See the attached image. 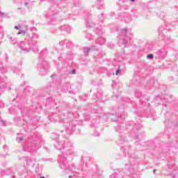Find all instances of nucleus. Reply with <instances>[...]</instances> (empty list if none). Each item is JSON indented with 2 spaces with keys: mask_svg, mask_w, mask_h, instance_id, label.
I'll use <instances>...</instances> for the list:
<instances>
[{
  "mask_svg": "<svg viewBox=\"0 0 178 178\" xmlns=\"http://www.w3.org/2000/svg\"><path fill=\"white\" fill-rule=\"evenodd\" d=\"M163 40H164L165 41L166 44H170V42H169V41H170V38L163 35Z\"/></svg>",
  "mask_w": 178,
  "mask_h": 178,
  "instance_id": "obj_24",
  "label": "nucleus"
},
{
  "mask_svg": "<svg viewBox=\"0 0 178 178\" xmlns=\"http://www.w3.org/2000/svg\"><path fill=\"white\" fill-rule=\"evenodd\" d=\"M61 31H66V33H70L72 28L69 25H63L60 27Z\"/></svg>",
  "mask_w": 178,
  "mask_h": 178,
  "instance_id": "obj_14",
  "label": "nucleus"
},
{
  "mask_svg": "<svg viewBox=\"0 0 178 178\" xmlns=\"http://www.w3.org/2000/svg\"><path fill=\"white\" fill-rule=\"evenodd\" d=\"M96 42H97L100 45H104V44H105V39L103 38H99L96 40Z\"/></svg>",
  "mask_w": 178,
  "mask_h": 178,
  "instance_id": "obj_22",
  "label": "nucleus"
},
{
  "mask_svg": "<svg viewBox=\"0 0 178 178\" xmlns=\"http://www.w3.org/2000/svg\"><path fill=\"white\" fill-rule=\"evenodd\" d=\"M165 16H166V14H165V13L163 12H161L159 13L160 19H165Z\"/></svg>",
  "mask_w": 178,
  "mask_h": 178,
  "instance_id": "obj_26",
  "label": "nucleus"
},
{
  "mask_svg": "<svg viewBox=\"0 0 178 178\" xmlns=\"http://www.w3.org/2000/svg\"><path fill=\"white\" fill-rule=\"evenodd\" d=\"M6 81H8V78H2L0 76V97L3 93V90L6 88Z\"/></svg>",
  "mask_w": 178,
  "mask_h": 178,
  "instance_id": "obj_8",
  "label": "nucleus"
},
{
  "mask_svg": "<svg viewBox=\"0 0 178 178\" xmlns=\"http://www.w3.org/2000/svg\"><path fill=\"white\" fill-rule=\"evenodd\" d=\"M40 37V35L38 33H33L32 35V38H38Z\"/></svg>",
  "mask_w": 178,
  "mask_h": 178,
  "instance_id": "obj_29",
  "label": "nucleus"
},
{
  "mask_svg": "<svg viewBox=\"0 0 178 178\" xmlns=\"http://www.w3.org/2000/svg\"><path fill=\"white\" fill-rule=\"evenodd\" d=\"M143 127V125L140 123H135L134 126L133 133H131V137L134 138H138V135L136 134V131H138L140 129Z\"/></svg>",
  "mask_w": 178,
  "mask_h": 178,
  "instance_id": "obj_9",
  "label": "nucleus"
},
{
  "mask_svg": "<svg viewBox=\"0 0 178 178\" xmlns=\"http://www.w3.org/2000/svg\"><path fill=\"white\" fill-rule=\"evenodd\" d=\"M13 178H15V176H13Z\"/></svg>",
  "mask_w": 178,
  "mask_h": 178,
  "instance_id": "obj_52",
  "label": "nucleus"
},
{
  "mask_svg": "<svg viewBox=\"0 0 178 178\" xmlns=\"http://www.w3.org/2000/svg\"><path fill=\"white\" fill-rule=\"evenodd\" d=\"M165 125L167 126L168 127H173L175 126H176V122H172V121H168V120H165L164 122Z\"/></svg>",
  "mask_w": 178,
  "mask_h": 178,
  "instance_id": "obj_17",
  "label": "nucleus"
},
{
  "mask_svg": "<svg viewBox=\"0 0 178 178\" xmlns=\"http://www.w3.org/2000/svg\"><path fill=\"white\" fill-rule=\"evenodd\" d=\"M3 106H5L3 102H2V101L0 100V108H3Z\"/></svg>",
  "mask_w": 178,
  "mask_h": 178,
  "instance_id": "obj_33",
  "label": "nucleus"
},
{
  "mask_svg": "<svg viewBox=\"0 0 178 178\" xmlns=\"http://www.w3.org/2000/svg\"><path fill=\"white\" fill-rule=\"evenodd\" d=\"M31 162V159L26 158V163H27V165H30Z\"/></svg>",
  "mask_w": 178,
  "mask_h": 178,
  "instance_id": "obj_32",
  "label": "nucleus"
},
{
  "mask_svg": "<svg viewBox=\"0 0 178 178\" xmlns=\"http://www.w3.org/2000/svg\"><path fill=\"white\" fill-rule=\"evenodd\" d=\"M27 91H29V92H30V90H29V88H26L24 89V92H27Z\"/></svg>",
  "mask_w": 178,
  "mask_h": 178,
  "instance_id": "obj_38",
  "label": "nucleus"
},
{
  "mask_svg": "<svg viewBox=\"0 0 178 178\" xmlns=\"http://www.w3.org/2000/svg\"><path fill=\"white\" fill-rule=\"evenodd\" d=\"M120 126H118L115 127V131H120Z\"/></svg>",
  "mask_w": 178,
  "mask_h": 178,
  "instance_id": "obj_34",
  "label": "nucleus"
},
{
  "mask_svg": "<svg viewBox=\"0 0 178 178\" xmlns=\"http://www.w3.org/2000/svg\"><path fill=\"white\" fill-rule=\"evenodd\" d=\"M71 74H76V70H72L71 71Z\"/></svg>",
  "mask_w": 178,
  "mask_h": 178,
  "instance_id": "obj_35",
  "label": "nucleus"
},
{
  "mask_svg": "<svg viewBox=\"0 0 178 178\" xmlns=\"http://www.w3.org/2000/svg\"><path fill=\"white\" fill-rule=\"evenodd\" d=\"M65 132L67 134H72L73 131L76 129V124H74V121H70L65 124Z\"/></svg>",
  "mask_w": 178,
  "mask_h": 178,
  "instance_id": "obj_7",
  "label": "nucleus"
},
{
  "mask_svg": "<svg viewBox=\"0 0 178 178\" xmlns=\"http://www.w3.org/2000/svg\"><path fill=\"white\" fill-rule=\"evenodd\" d=\"M86 27H89L90 29L91 27H95V24H94L92 19H86Z\"/></svg>",
  "mask_w": 178,
  "mask_h": 178,
  "instance_id": "obj_16",
  "label": "nucleus"
},
{
  "mask_svg": "<svg viewBox=\"0 0 178 178\" xmlns=\"http://www.w3.org/2000/svg\"><path fill=\"white\" fill-rule=\"evenodd\" d=\"M104 6V2L101 0H97L96 2V6L97 9H102Z\"/></svg>",
  "mask_w": 178,
  "mask_h": 178,
  "instance_id": "obj_20",
  "label": "nucleus"
},
{
  "mask_svg": "<svg viewBox=\"0 0 178 178\" xmlns=\"http://www.w3.org/2000/svg\"><path fill=\"white\" fill-rule=\"evenodd\" d=\"M18 47L22 49L24 54H27L30 51H33V52L38 51V46H37V41L33 39H25L24 41H22L18 43Z\"/></svg>",
  "mask_w": 178,
  "mask_h": 178,
  "instance_id": "obj_3",
  "label": "nucleus"
},
{
  "mask_svg": "<svg viewBox=\"0 0 178 178\" xmlns=\"http://www.w3.org/2000/svg\"><path fill=\"white\" fill-rule=\"evenodd\" d=\"M155 172H156V170H153L154 175H155Z\"/></svg>",
  "mask_w": 178,
  "mask_h": 178,
  "instance_id": "obj_43",
  "label": "nucleus"
},
{
  "mask_svg": "<svg viewBox=\"0 0 178 178\" xmlns=\"http://www.w3.org/2000/svg\"><path fill=\"white\" fill-rule=\"evenodd\" d=\"M15 120H19V122H22V120L20 119V118H17L15 119Z\"/></svg>",
  "mask_w": 178,
  "mask_h": 178,
  "instance_id": "obj_37",
  "label": "nucleus"
},
{
  "mask_svg": "<svg viewBox=\"0 0 178 178\" xmlns=\"http://www.w3.org/2000/svg\"><path fill=\"white\" fill-rule=\"evenodd\" d=\"M147 59L152 60L154 59V54H149L147 56Z\"/></svg>",
  "mask_w": 178,
  "mask_h": 178,
  "instance_id": "obj_28",
  "label": "nucleus"
},
{
  "mask_svg": "<svg viewBox=\"0 0 178 178\" xmlns=\"http://www.w3.org/2000/svg\"><path fill=\"white\" fill-rule=\"evenodd\" d=\"M40 178H45V177H41Z\"/></svg>",
  "mask_w": 178,
  "mask_h": 178,
  "instance_id": "obj_48",
  "label": "nucleus"
},
{
  "mask_svg": "<svg viewBox=\"0 0 178 178\" xmlns=\"http://www.w3.org/2000/svg\"><path fill=\"white\" fill-rule=\"evenodd\" d=\"M122 151L124 154L125 156H127L129 154H130V147H121Z\"/></svg>",
  "mask_w": 178,
  "mask_h": 178,
  "instance_id": "obj_19",
  "label": "nucleus"
},
{
  "mask_svg": "<svg viewBox=\"0 0 178 178\" xmlns=\"http://www.w3.org/2000/svg\"><path fill=\"white\" fill-rule=\"evenodd\" d=\"M160 59H165L166 55H168V51L165 49H161L156 53Z\"/></svg>",
  "mask_w": 178,
  "mask_h": 178,
  "instance_id": "obj_10",
  "label": "nucleus"
},
{
  "mask_svg": "<svg viewBox=\"0 0 178 178\" xmlns=\"http://www.w3.org/2000/svg\"><path fill=\"white\" fill-rule=\"evenodd\" d=\"M95 48H97V47H95V46H92L90 48L83 47V54H84L85 56H88V52H90V51H93L94 49H95Z\"/></svg>",
  "mask_w": 178,
  "mask_h": 178,
  "instance_id": "obj_12",
  "label": "nucleus"
},
{
  "mask_svg": "<svg viewBox=\"0 0 178 178\" xmlns=\"http://www.w3.org/2000/svg\"><path fill=\"white\" fill-rule=\"evenodd\" d=\"M86 37L88 40H92L94 38V36L91 33H86Z\"/></svg>",
  "mask_w": 178,
  "mask_h": 178,
  "instance_id": "obj_25",
  "label": "nucleus"
},
{
  "mask_svg": "<svg viewBox=\"0 0 178 178\" xmlns=\"http://www.w3.org/2000/svg\"><path fill=\"white\" fill-rule=\"evenodd\" d=\"M58 163H60V169L65 170V173H71L72 170L69 169V165H67L66 157H65L63 155H59Z\"/></svg>",
  "mask_w": 178,
  "mask_h": 178,
  "instance_id": "obj_5",
  "label": "nucleus"
},
{
  "mask_svg": "<svg viewBox=\"0 0 178 178\" xmlns=\"http://www.w3.org/2000/svg\"><path fill=\"white\" fill-rule=\"evenodd\" d=\"M0 123H1V126H7L6 121H5L1 118H0Z\"/></svg>",
  "mask_w": 178,
  "mask_h": 178,
  "instance_id": "obj_27",
  "label": "nucleus"
},
{
  "mask_svg": "<svg viewBox=\"0 0 178 178\" xmlns=\"http://www.w3.org/2000/svg\"><path fill=\"white\" fill-rule=\"evenodd\" d=\"M8 72V69L6 67L3 66V63L0 61V73L2 74H4V73H6Z\"/></svg>",
  "mask_w": 178,
  "mask_h": 178,
  "instance_id": "obj_15",
  "label": "nucleus"
},
{
  "mask_svg": "<svg viewBox=\"0 0 178 178\" xmlns=\"http://www.w3.org/2000/svg\"><path fill=\"white\" fill-rule=\"evenodd\" d=\"M60 122H63V120H60Z\"/></svg>",
  "mask_w": 178,
  "mask_h": 178,
  "instance_id": "obj_50",
  "label": "nucleus"
},
{
  "mask_svg": "<svg viewBox=\"0 0 178 178\" xmlns=\"http://www.w3.org/2000/svg\"><path fill=\"white\" fill-rule=\"evenodd\" d=\"M101 16H102V17L104 16V14H101Z\"/></svg>",
  "mask_w": 178,
  "mask_h": 178,
  "instance_id": "obj_47",
  "label": "nucleus"
},
{
  "mask_svg": "<svg viewBox=\"0 0 178 178\" xmlns=\"http://www.w3.org/2000/svg\"><path fill=\"white\" fill-rule=\"evenodd\" d=\"M72 88V86L70 83H66L63 86V91H70V88Z\"/></svg>",
  "mask_w": 178,
  "mask_h": 178,
  "instance_id": "obj_18",
  "label": "nucleus"
},
{
  "mask_svg": "<svg viewBox=\"0 0 178 178\" xmlns=\"http://www.w3.org/2000/svg\"><path fill=\"white\" fill-rule=\"evenodd\" d=\"M165 29H166V26H164V27L163 26H161L159 29V34L160 36L161 37H163V31H165L166 33V30H165Z\"/></svg>",
  "mask_w": 178,
  "mask_h": 178,
  "instance_id": "obj_21",
  "label": "nucleus"
},
{
  "mask_svg": "<svg viewBox=\"0 0 178 178\" xmlns=\"http://www.w3.org/2000/svg\"><path fill=\"white\" fill-rule=\"evenodd\" d=\"M23 140H24V136H23V135L22 134H19L16 138V140L17 141V143H22Z\"/></svg>",
  "mask_w": 178,
  "mask_h": 178,
  "instance_id": "obj_23",
  "label": "nucleus"
},
{
  "mask_svg": "<svg viewBox=\"0 0 178 178\" xmlns=\"http://www.w3.org/2000/svg\"><path fill=\"white\" fill-rule=\"evenodd\" d=\"M25 6H29V1L24 2Z\"/></svg>",
  "mask_w": 178,
  "mask_h": 178,
  "instance_id": "obj_36",
  "label": "nucleus"
},
{
  "mask_svg": "<svg viewBox=\"0 0 178 178\" xmlns=\"http://www.w3.org/2000/svg\"><path fill=\"white\" fill-rule=\"evenodd\" d=\"M96 29H99V28H98V27H96Z\"/></svg>",
  "mask_w": 178,
  "mask_h": 178,
  "instance_id": "obj_53",
  "label": "nucleus"
},
{
  "mask_svg": "<svg viewBox=\"0 0 178 178\" xmlns=\"http://www.w3.org/2000/svg\"><path fill=\"white\" fill-rule=\"evenodd\" d=\"M54 77H55V74L51 75V78L54 79Z\"/></svg>",
  "mask_w": 178,
  "mask_h": 178,
  "instance_id": "obj_42",
  "label": "nucleus"
},
{
  "mask_svg": "<svg viewBox=\"0 0 178 178\" xmlns=\"http://www.w3.org/2000/svg\"><path fill=\"white\" fill-rule=\"evenodd\" d=\"M37 144H40V141H34L28 146H22V151L25 152H35L40 148Z\"/></svg>",
  "mask_w": 178,
  "mask_h": 178,
  "instance_id": "obj_6",
  "label": "nucleus"
},
{
  "mask_svg": "<svg viewBox=\"0 0 178 178\" xmlns=\"http://www.w3.org/2000/svg\"><path fill=\"white\" fill-rule=\"evenodd\" d=\"M59 44L61 46H63L65 44L67 48H70V47L72 46V42H70L67 40H61L59 42Z\"/></svg>",
  "mask_w": 178,
  "mask_h": 178,
  "instance_id": "obj_13",
  "label": "nucleus"
},
{
  "mask_svg": "<svg viewBox=\"0 0 178 178\" xmlns=\"http://www.w3.org/2000/svg\"><path fill=\"white\" fill-rule=\"evenodd\" d=\"M0 16H3V13L1 12L0 13Z\"/></svg>",
  "mask_w": 178,
  "mask_h": 178,
  "instance_id": "obj_41",
  "label": "nucleus"
},
{
  "mask_svg": "<svg viewBox=\"0 0 178 178\" xmlns=\"http://www.w3.org/2000/svg\"><path fill=\"white\" fill-rule=\"evenodd\" d=\"M165 106H166V104H165Z\"/></svg>",
  "mask_w": 178,
  "mask_h": 178,
  "instance_id": "obj_54",
  "label": "nucleus"
},
{
  "mask_svg": "<svg viewBox=\"0 0 178 178\" xmlns=\"http://www.w3.org/2000/svg\"><path fill=\"white\" fill-rule=\"evenodd\" d=\"M120 72H121L120 66H118V69L115 72L116 76H118L120 73Z\"/></svg>",
  "mask_w": 178,
  "mask_h": 178,
  "instance_id": "obj_30",
  "label": "nucleus"
},
{
  "mask_svg": "<svg viewBox=\"0 0 178 178\" xmlns=\"http://www.w3.org/2000/svg\"><path fill=\"white\" fill-rule=\"evenodd\" d=\"M6 145H4L3 146V149H6Z\"/></svg>",
  "mask_w": 178,
  "mask_h": 178,
  "instance_id": "obj_46",
  "label": "nucleus"
},
{
  "mask_svg": "<svg viewBox=\"0 0 178 178\" xmlns=\"http://www.w3.org/2000/svg\"><path fill=\"white\" fill-rule=\"evenodd\" d=\"M15 30H19V31L17 33L18 35L19 34H26V31H27V25H25L24 28L20 25L15 26Z\"/></svg>",
  "mask_w": 178,
  "mask_h": 178,
  "instance_id": "obj_11",
  "label": "nucleus"
},
{
  "mask_svg": "<svg viewBox=\"0 0 178 178\" xmlns=\"http://www.w3.org/2000/svg\"><path fill=\"white\" fill-rule=\"evenodd\" d=\"M100 21L102 22V19H100Z\"/></svg>",
  "mask_w": 178,
  "mask_h": 178,
  "instance_id": "obj_49",
  "label": "nucleus"
},
{
  "mask_svg": "<svg viewBox=\"0 0 178 178\" xmlns=\"http://www.w3.org/2000/svg\"><path fill=\"white\" fill-rule=\"evenodd\" d=\"M99 34H104V31L102 29H100V31L99 32Z\"/></svg>",
  "mask_w": 178,
  "mask_h": 178,
  "instance_id": "obj_39",
  "label": "nucleus"
},
{
  "mask_svg": "<svg viewBox=\"0 0 178 178\" xmlns=\"http://www.w3.org/2000/svg\"><path fill=\"white\" fill-rule=\"evenodd\" d=\"M149 83H154L153 80H150Z\"/></svg>",
  "mask_w": 178,
  "mask_h": 178,
  "instance_id": "obj_45",
  "label": "nucleus"
},
{
  "mask_svg": "<svg viewBox=\"0 0 178 178\" xmlns=\"http://www.w3.org/2000/svg\"><path fill=\"white\" fill-rule=\"evenodd\" d=\"M54 147L59 151L63 149V153L65 155H73V154H74V152L73 151V145L69 139H65V140H56Z\"/></svg>",
  "mask_w": 178,
  "mask_h": 178,
  "instance_id": "obj_2",
  "label": "nucleus"
},
{
  "mask_svg": "<svg viewBox=\"0 0 178 178\" xmlns=\"http://www.w3.org/2000/svg\"><path fill=\"white\" fill-rule=\"evenodd\" d=\"M10 40H12V38H10Z\"/></svg>",
  "mask_w": 178,
  "mask_h": 178,
  "instance_id": "obj_51",
  "label": "nucleus"
},
{
  "mask_svg": "<svg viewBox=\"0 0 178 178\" xmlns=\"http://www.w3.org/2000/svg\"><path fill=\"white\" fill-rule=\"evenodd\" d=\"M135 95H136V97H141V95H143V93H141L140 92H135Z\"/></svg>",
  "mask_w": 178,
  "mask_h": 178,
  "instance_id": "obj_31",
  "label": "nucleus"
},
{
  "mask_svg": "<svg viewBox=\"0 0 178 178\" xmlns=\"http://www.w3.org/2000/svg\"><path fill=\"white\" fill-rule=\"evenodd\" d=\"M46 55H48V50L44 49L40 51L38 59L37 67L41 76H45L48 73V62L44 58Z\"/></svg>",
  "mask_w": 178,
  "mask_h": 178,
  "instance_id": "obj_1",
  "label": "nucleus"
},
{
  "mask_svg": "<svg viewBox=\"0 0 178 178\" xmlns=\"http://www.w3.org/2000/svg\"><path fill=\"white\" fill-rule=\"evenodd\" d=\"M68 177H69V178H73V177H74V175H69Z\"/></svg>",
  "mask_w": 178,
  "mask_h": 178,
  "instance_id": "obj_40",
  "label": "nucleus"
},
{
  "mask_svg": "<svg viewBox=\"0 0 178 178\" xmlns=\"http://www.w3.org/2000/svg\"><path fill=\"white\" fill-rule=\"evenodd\" d=\"M121 38L119 44H123L124 47H127L131 43L130 40L133 38V33L127 32L125 29H121Z\"/></svg>",
  "mask_w": 178,
  "mask_h": 178,
  "instance_id": "obj_4",
  "label": "nucleus"
},
{
  "mask_svg": "<svg viewBox=\"0 0 178 178\" xmlns=\"http://www.w3.org/2000/svg\"><path fill=\"white\" fill-rule=\"evenodd\" d=\"M131 2H136V0H130Z\"/></svg>",
  "mask_w": 178,
  "mask_h": 178,
  "instance_id": "obj_44",
  "label": "nucleus"
}]
</instances>
